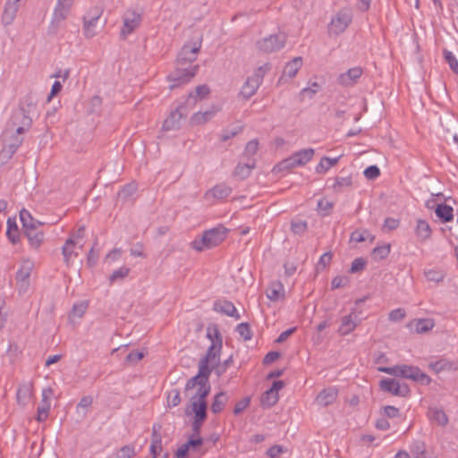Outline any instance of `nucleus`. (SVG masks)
I'll list each match as a JSON object with an SVG mask.
<instances>
[{
    "mask_svg": "<svg viewBox=\"0 0 458 458\" xmlns=\"http://www.w3.org/2000/svg\"><path fill=\"white\" fill-rule=\"evenodd\" d=\"M201 42L185 44L177 55L174 70L168 75L171 82L170 89H173L182 84L188 83L197 73L198 64H193L200 50Z\"/></svg>",
    "mask_w": 458,
    "mask_h": 458,
    "instance_id": "nucleus-1",
    "label": "nucleus"
},
{
    "mask_svg": "<svg viewBox=\"0 0 458 458\" xmlns=\"http://www.w3.org/2000/svg\"><path fill=\"white\" fill-rule=\"evenodd\" d=\"M207 337L211 341V344L208 348L206 354L199 360V364L213 371L220 361L223 346L222 335L216 324L208 326Z\"/></svg>",
    "mask_w": 458,
    "mask_h": 458,
    "instance_id": "nucleus-2",
    "label": "nucleus"
},
{
    "mask_svg": "<svg viewBox=\"0 0 458 458\" xmlns=\"http://www.w3.org/2000/svg\"><path fill=\"white\" fill-rule=\"evenodd\" d=\"M227 233L228 229L219 225L218 226L206 230L201 238L192 241L191 246L198 251L212 249L225 240Z\"/></svg>",
    "mask_w": 458,
    "mask_h": 458,
    "instance_id": "nucleus-3",
    "label": "nucleus"
},
{
    "mask_svg": "<svg viewBox=\"0 0 458 458\" xmlns=\"http://www.w3.org/2000/svg\"><path fill=\"white\" fill-rule=\"evenodd\" d=\"M22 134L16 132V130L11 131L10 127L5 125L2 133L3 148L0 152L3 158L9 159L16 152L23 141Z\"/></svg>",
    "mask_w": 458,
    "mask_h": 458,
    "instance_id": "nucleus-4",
    "label": "nucleus"
},
{
    "mask_svg": "<svg viewBox=\"0 0 458 458\" xmlns=\"http://www.w3.org/2000/svg\"><path fill=\"white\" fill-rule=\"evenodd\" d=\"M270 69L269 64H265L263 66H259L257 68L253 74L250 77H248L247 81L242 85L240 95L244 99H250L255 93L257 92L258 89L261 85L264 76L267 73V72Z\"/></svg>",
    "mask_w": 458,
    "mask_h": 458,
    "instance_id": "nucleus-5",
    "label": "nucleus"
},
{
    "mask_svg": "<svg viewBox=\"0 0 458 458\" xmlns=\"http://www.w3.org/2000/svg\"><path fill=\"white\" fill-rule=\"evenodd\" d=\"M314 149L312 148H303L295 153L286 159H284L277 165L279 171L290 170L296 166H301L310 162L314 156Z\"/></svg>",
    "mask_w": 458,
    "mask_h": 458,
    "instance_id": "nucleus-6",
    "label": "nucleus"
},
{
    "mask_svg": "<svg viewBox=\"0 0 458 458\" xmlns=\"http://www.w3.org/2000/svg\"><path fill=\"white\" fill-rule=\"evenodd\" d=\"M32 125V118L26 114L23 108H17L12 114L6 126L10 127L11 131L16 130L18 133H24L29 131Z\"/></svg>",
    "mask_w": 458,
    "mask_h": 458,
    "instance_id": "nucleus-7",
    "label": "nucleus"
},
{
    "mask_svg": "<svg viewBox=\"0 0 458 458\" xmlns=\"http://www.w3.org/2000/svg\"><path fill=\"white\" fill-rule=\"evenodd\" d=\"M396 377L411 379L423 386H428L431 378L426 373L422 372L418 367L409 365H397Z\"/></svg>",
    "mask_w": 458,
    "mask_h": 458,
    "instance_id": "nucleus-8",
    "label": "nucleus"
},
{
    "mask_svg": "<svg viewBox=\"0 0 458 458\" xmlns=\"http://www.w3.org/2000/svg\"><path fill=\"white\" fill-rule=\"evenodd\" d=\"M352 21V15L348 11H339L328 25L329 34L339 35L343 33Z\"/></svg>",
    "mask_w": 458,
    "mask_h": 458,
    "instance_id": "nucleus-9",
    "label": "nucleus"
},
{
    "mask_svg": "<svg viewBox=\"0 0 458 458\" xmlns=\"http://www.w3.org/2000/svg\"><path fill=\"white\" fill-rule=\"evenodd\" d=\"M73 4L57 0L54 9L50 30L55 33L61 23L68 17Z\"/></svg>",
    "mask_w": 458,
    "mask_h": 458,
    "instance_id": "nucleus-10",
    "label": "nucleus"
},
{
    "mask_svg": "<svg viewBox=\"0 0 458 458\" xmlns=\"http://www.w3.org/2000/svg\"><path fill=\"white\" fill-rule=\"evenodd\" d=\"M285 43V36L284 34H275L264 38L258 41L257 45L259 50L265 53H272L280 50Z\"/></svg>",
    "mask_w": 458,
    "mask_h": 458,
    "instance_id": "nucleus-11",
    "label": "nucleus"
},
{
    "mask_svg": "<svg viewBox=\"0 0 458 458\" xmlns=\"http://www.w3.org/2000/svg\"><path fill=\"white\" fill-rule=\"evenodd\" d=\"M380 389L393 395L405 397L410 394V388L406 384H400L394 378H384L379 383Z\"/></svg>",
    "mask_w": 458,
    "mask_h": 458,
    "instance_id": "nucleus-12",
    "label": "nucleus"
},
{
    "mask_svg": "<svg viewBox=\"0 0 458 458\" xmlns=\"http://www.w3.org/2000/svg\"><path fill=\"white\" fill-rule=\"evenodd\" d=\"M123 25L121 30V37L126 38L128 35L132 33L140 24L141 16L135 11L128 10L123 16Z\"/></svg>",
    "mask_w": 458,
    "mask_h": 458,
    "instance_id": "nucleus-13",
    "label": "nucleus"
},
{
    "mask_svg": "<svg viewBox=\"0 0 458 458\" xmlns=\"http://www.w3.org/2000/svg\"><path fill=\"white\" fill-rule=\"evenodd\" d=\"M187 115L186 107L181 105L175 110L172 111L169 116L163 123V130H178L181 127V121Z\"/></svg>",
    "mask_w": 458,
    "mask_h": 458,
    "instance_id": "nucleus-14",
    "label": "nucleus"
},
{
    "mask_svg": "<svg viewBox=\"0 0 458 458\" xmlns=\"http://www.w3.org/2000/svg\"><path fill=\"white\" fill-rule=\"evenodd\" d=\"M362 69L360 66L352 67L337 77V82L343 87H352L362 75Z\"/></svg>",
    "mask_w": 458,
    "mask_h": 458,
    "instance_id": "nucleus-15",
    "label": "nucleus"
},
{
    "mask_svg": "<svg viewBox=\"0 0 458 458\" xmlns=\"http://www.w3.org/2000/svg\"><path fill=\"white\" fill-rule=\"evenodd\" d=\"M212 371L210 369H206L199 364V371L197 375L188 379L185 385V391L193 389L195 386H200L201 384L206 385L209 383L208 379Z\"/></svg>",
    "mask_w": 458,
    "mask_h": 458,
    "instance_id": "nucleus-16",
    "label": "nucleus"
},
{
    "mask_svg": "<svg viewBox=\"0 0 458 458\" xmlns=\"http://www.w3.org/2000/svg\"><path fill=\"white\" fill-rule=\"evenodd\" d=\"M54 394V391L51 387L45 388L42 391V401L41 404L38 407V414L36 420L38 422L45 421L48 417V412L51 407L50 404V397Z\"/></svg>",
    "mask_w": 458,
    "mask_h": 458,
    "instance_id": "nucleus-17",
    "label": "nucleus"
},
{
    "mask_svg": "<svg viewBox=\"0 0 458 458\" xmlns=\"http://www.w3.org/2000/svg\"><path fill=\"white\" fill-rule=\"evenodd\" d=\"M21 0H6L2 14V22L4 26L11 25L20 8Z\"/></svg>",
    "mask_w": 458,
    "mask_h": 458,
    "instance_id": "nucleus-18",
    "label": "nucleus"
},
{
    "mask_svg": "<svg viewBox=\"0 0 458 458\" xmlns=\"http://www.w3.org/2000/svg\"><path fill=\"white\" fill-rule=\"evenodd\" d=\"M359 322L358 316L354 312L344 316L341 318L340 327L338 328L339 335H347L351 334L357 327Z\"/></svg>",
    "mask_w": 458,
    "mask_h": 458,
    "instance_id": "nucleus-19",
    "label": "nucleus"
},
{
    "mask_svg": "<svg viewBox=\"0 0 458 458\" xmlns=\"http://www.w3.org/2000/svg\"><path fill=\"white\" fill-rule=\"evenodd\" d=\"M101 16V12L98 9H95L91 16L87 15L83 18V31L84 35L88 38H93L97 31L95 30L96 24Z\"/></svg>",
    "mask_w": 458,
    "mask_h": 458,
    "instance_id": "nucleus-20",
    "label": "nucleus"
},
{
    "mask_svg": "<svg viewBox=\"0 0 458 458\" xmlns=\"http://www.w3.org/2000/svg\"><path fill=\"white\" fill-rule=\"evenodd\" d=\"M213 310L216 312L234 318L235 319L240 318V314L232 301L226 300L216 301L214 303Z\"/></svg>",
    "mask_w": 458,
    "mask_h": 458,
    "instance_id": "nucleus-21",
    "label": "nucleus"
},
{
    "mask_svg": "<svg viewBox=\"0 0 458 458\" xmlns=\"http://www.w3.org/2000/svg\"><path fill=\"white\" fill-rule=\"evenodd\" d=\"M338 390L335 387L323 389L317 396L316 403L323 407L332 404L337 398Z\"/></svg>",
    "mask_w": 458,
    "mask_h": 458,
    "instance_id": "nucleus-22",
    "label": "nucleus"
},
{
    "mask_svg": "<svg viewBox=\"0 0 458 458\" xmlns=\"http://www.w3.org/2000/svg\"><path fill=\"white\" fill-rule=\"evenodd\" d=\"M75 241L72 237L68 238L62 247V254L64 257V262L67 267H70L73 263V259L78 257V252L74 250Z\"/></svg>",
    "mask_w": 458,
    "mask_h": 458,
    "instance_id": "nucleus-23",
    "label": "nucleus"
},
{
    "mask_svg": "<svg viewBox=\"0 0 458 458\" xmlns=\"http://www.w3.org/2000/svg\"><path fill=\"white\" fill-rule=\"evenodd\" d=\"M23 233L27 237L30 245L34 249H38L44 242V233L38 227L32 228L30 226L29 230H24Z\"/></svg>",
    "mask_w": 458,
    "mask_h": 458,
    "instance_id": "nucleus-24",
    "label": "nucleus"
},
{
    "mask_svg": "<svg viewBox=\"0 0 458 458\" xmlns=\"http://www.w3.org/2000/svg\"><path fill=\"white\" fill-rule=\"evenodd\" d=\"M191 410L190 411V407H187L185 409V413L187 415L191 414V412L194 413V418H197V419H202V420H206L207 419V409H208V403H199L196 400H191Z\"/></svg>",
    "mask_w": 458,
    "mask_h": 458,
    "instance_id": "nucleus-25",
    "label": "nucleus"
},
{
    "mask_svg": "<svg viewBox=\"0 0 458 458\" xmlns=\"http://www.w3.org/2000/svg\"><path fill=\"white\" fill-rule=\"evenodd\" d=\"M266 294L269 300L277 301L284 296V285L279 281L272 282L267 288Z\"/></svg>",
    "mask_w": 458,
    "mask_h": 458,
    "instance_id": "nucleus-26",
    "label": "nucleus"
},
{
    "mask_svg": "<svg viewBox=\"0 0 458 458\" xmlns=\"http://www.w3.org/2000/svg\"><path fill=\"white\" fill-rule=\"evenodd\" d=\"M411 326L414 327V331L418 334H424L430 331L435 327V321L433 318H419L414 319L411 322Z\"/></svg>",
    "mask_w": 458,
    "mask_h": 458,
    "instance_id": "nucleus-27",
    "label": "nucleus"
},
{
    "mask_svg": "<svg viewBox=\"0 0 458 458\" xmlns=\"http://www.w3.org/2000/svg\"><path fill=\"white\" fill-rule=\"evenodd\" d=\"M208 94L209 88L207 85H199L194 91L189 93L186 104L194 105L197 101L203 99Z\"/></svg>",
    "mask_w": 458,
    "mask_h": 458,
    "instance_id": "nucleus-28",
    "label": "nucleus"
},
{
    "mask_svg": "<svg viewBox=\"0 0 458 458\" xmlns=\"http://www.w3.org/2000/svg\"><path fill=\"white\" fill-rule=\"evenodd\" d=\"M20 219L22 224V229L29 230V228L31 226L34 227H39L43 225V223L39 222L38 220H36L32 217L31 214L25 208H22L20 211Z\"/></svg>",
    "mask_w": 458,
    "mask_h": 458,
    "instance_id": "nucleus-29",
    "label": "nucleus"
},
{
    "mask_svg": "<svg viewBox=\"0 0 458 458\" xmlns=\"http://www.w3.org/2000/svg\"><path fill=\"white\" fill-rule=\"evenodd\" d=\"M454 209L451 206L446 204H438L436 207L435 213L437 216L443 222L447 223L453 220Z\"/></svg>",
    "mask_w": 458,
    "mask_h": 458,
    "instance_id": "nucleus-30",
    "label": "nucleus"
},
{
    "mask_svg": "<svg viewBox=\"0 0 458 458\" xmlns=\"http://www.w3.org/2000/svg\"><path fill=\"white\" fill-rule=\"evenodd\" d=\"M302 65L301 57H294L292 61L288 62L283 71V76H287L289 78H293L300 68Z\"/></svg>",
    "mask_w": 458,
    "mask_h": 458,
    "instance_id": "nucleus-31",
    "label": "nucleus"
},
{
    "mask_svg": "<svg viewBox=\"0 0 458 458\" xmlns=\"http://www.w3.org/2000/svg\"><path fill=\"white\" fill-rule=\"evenodd\" d=\"M255 168V161L251 163L238 164L233 171V176L244 180L250 175L252 169Z\"/></svg>",
    "mask_w": 458,
    "mask_h": 458,
    "instance_id": "nucleus-32",
    "label": "nucleus"
},
{
    "mask_svg": "<svg viewBox=\"0 0 458 458\" xmlns=\"http://www.w3.org/2000/svg\"><path fill=\"white\" fill-rule=\"evenodd\" d=\"M416 235L422 242L430 238L431 228L427 221L422 219L417 221Z\"/></svg>",
    "mask_w": 458,
    "mask_h": 458,
    "instance_id": "nucleus-33",
    "label": "nucleus"
},
{
    "mask_svg": "<svg viewBox=\"0 0 458 458\" xmlns=\"http://www.w3.org/2000/svg\"><path fill=\"white\" fill-rule=\"evenodd\" d=\"M228 401V397L225 392H219L214 397L213 403L211 404V411L215 414L221 412L226 403Z\"/></svg>",
    "mask_w": 458,
    "mask_h": 458,
    "instance_id": "nucleus-34",
    "label": "nucleus"
},
{
    "mask_svg": "<svg viewBox=\"0 0 458 458\" xmlns=\"http://www.w3.org/2000/svg\"><path fill=\"white\" fill-rule=\"evenodd\" d=\"M6 235L13 244H16L19 242V229L14 219L8 218Z\"/></svg>",
    "mask_w": 458,
    "mask_h": 458,
    "instance_id": "nucleus-35",
    "label": "nucleus"
},
{
    "mask_svg": "<svg viewBox=\"0 0 458 458\" xmlns=\"http://www.w3.org/2000/svg\"><path fill=\"white\" fill-rule=\"evenodd\" d=\"M279 399V394L273 390L267 389L260 398L261 406L270 408L275 405Z\"/></svg>",
    "mask_w": 458,
    "mask_h": 458,
    "instance_id": "nucleus-36",
    "label": "nucleus"
},
{
    "mask_svg": "<svg viewBox=\"0 0 458 458\" xmlns=\"http://www.w3.org/2000/svg\"><path fill=\"white\" fill-rule=\"evenodd\" d=\"M340 157L330 158L327 157H324L320 159V162L317 165L315 170L317 174H325L327 172L332 166L336 165L339 161Z\"/></svg>",
    "mask_w": 458,
    "mask_h": 458,
    "instance_id": "nucleus-37",
    "label": "nucleus"
},
{
    "mask_svg": "<svg viewBox=\"0 0 458 458\" xmlns=\"http://www.w3.org/2000/svg\"><path fill=\"white\" fill-rule=\"evenodd\" d=\"M212 196L217 199H223L227 198L231 192L232 188L225 183L217 184L212 188L209 191Z\"/></svg>",
    "mask_w": 458,
    "mask_h": 458,
    "instance_id": "nucleus-38",
    "label": "nucleus"
},
{
    "mask_svg": "<svg viewBox=\"0 0 458 458\" xmlns=\"http://www.w3.org/2000/svg\"><path fill=\"white\" fill-rule=\"evenodd\" d=\"M424 276L428 282L439 284L445 277V272L441 269H428L424 271Z\"/></svg>",
    "mask_w": 458,
    "mask_h": 458,
    "instance_id": "nucleus-39",
    "label": "nucleus"
},
{
    "mask_svg": "<svg viewBox=\"0 0 458 458\" xmlns=\"http://www.w3.org/2000/svg\"><path fill=\"white\" fill-rule=\"evenodd\" d=\"M429 367L436 371L437 373H439L444 370H451V369H456V366L454 362L448 360H439L434 363H431Z\"/></svg>",
    "mask_w": 458,
    "mask_h": 458,
    "instance_id": "nucleus-40",
    "label": "nucleus"
},
{
    "mask_svg": "<svg viewBox=\"0 0 458 458\" xmlns=\"http://www.w3.org/2000/svg\"><path fill=\"white\" fill-rule=\"evenodd\" d=\"M410 452L414 458H428L425 444L422 441H414L411 445Z\"/></svg>",
    "mask_w": 458,
    "mask_h": 458,
    "instance_id": "nucleus-41",
    "label": "nucleus"
},
{
    "mask_svg": "<svg viewBox=\"0 0 458 458\" xmlns=\"http://www.w3.org/2000/svg\"><path fill=\"white\" fill-rule=\"evenodd\" d=\"M17 401L19 403L25 405L31 396V390L30 385H22L17 390Z\"/></svg>",
    "mask_w": 458,
    "mask_h": 458,
    "instance_id": "nucleus-42",
    "label": "nucleus"
},
{
    "mask_svg": "<svg viewBox=\"0 0 458 458\" xmlns=\"http://www.w3.org/2000/svg\"><path fill=\"white\" fill-rule=\"evenodd\" d=\"M211 390V386L209 383L203 385L201 384L200 386H198V390L196 394L191 397V400H196L199 403H207L206 398L209 394Z\"/></svg>",
    "mask_w": 458,
    "mask_h": 458,
    "instance_id": "nucleus-43",
    "label": "nucleus"
},
{
    "mask_svg": "<svg viewBox=\"0 0 458 458\" xmlns=\"http://www.w3.org/2000/svg\"><path fill=\"white\" fill-rule=\"evenodd\" d=\"M129 273H130V268L127 267H124V266L114 270L109 276V278H108L110 284H113L118 281H123L124 278H126L128 276Z\"/></svg>",
    "mask_w": 458,
    "mask_h": 458,
    "instance_id": "nucleus-44",
    "label": "nucleus"
},
{
    "mask_svg": "<svg viewBox=\"0 0 458 458\" xmlns=\"http://www.w3.org/2000/svg\"><path fill=\"white\" fill-rule=\"evenodd\" d=\"M215 115L213 111H205L195 113L191 117V122L194 124H203L211 120Z\"/></svg>",
    "mask_w": 458,
    "mask_h": 458,
    "instance_id": "nucleus-45",
    "label": "nucleus"
},
{
    "mask_svg": "<svg viewBox=\"0 0 458 458\" xmlns=\"http://www.w3.org/2000/svg\"><path fill=\"white\" fill-rule=\"evenodd\" d=\"M430 419L436 421L440 426H445L448 422V418L444 411L439 409H433L429 411Z\"/></svg>",
    "mask_w": 458,
    "mask_h": 458,
    "instance_id": "nucleus-46",
    "label": "nucleus"
},
{
    "mask_svg": "<svg viewBox=\"0 0 458 458\" xmlns=\"http://www.w3.org/2000/svg\"><path fill=\"white\" fill-rule=\"evenodd\" d=\"M390 249H391L390 244H384L381 246H377V247L374 248L372 250V253H371L372 258L375 260L384 259L389 255Z\"/></svg>",
    "mask_w": 458,
    "mask_h": 458,
    "instance_id": "nucleus-47",
    "label": "nucleus"
},
{
    "mask_svg": "<svg viewBox=\"0 0 458 458\" xmlns=\"http://www.w3.org/2000/svg\"><path fill=\"white\" fill-rule=\"evenodd\" d=\"M352 185V176L335 177V183L333 185V189L335 191L339 192L344 188H349Z\"/></svg>",
    "mask_w": 458,
    "mask_h": 458,
    "instance_id": "nucleus-48",
    "label": "nucleus"
},
{
    "mask_svg": "<svg viewBox=\"0 0 458 458\" xmlns=\"http://www.w3.org/2000/svg\"><path fill=\"white\" fill-rule=\"evenodd\" d=\"M161 425L154 424L152 427V435H151V445L159 448V451H162V437L160 434Z\"/></svg>",
    "mask_w": 458,
    "mask_h": 458,
    "instance_id": "nucleus-49",
    "label": "nucleus"
},
{
    "mask_svg": "<svg viewBox=\"0 0 458 458\" xmlns=\"http://www.w3.org/2000/svg\"><path fill=\"white\" fill-rule=\"evenodd\" d=\"M235 330L244 341H249L252 338V331L249 323L239 324Z\"/></svg>",
    "mask_w": 458,
    "mask_h": 458,
    "instance_id": "nucleus-50",
    "label": "nucleus"
},
{
    "mask_svg": "<svg viewBox=\"0 0 458 458\" xmlns=\"http://www.w3.org/2000/svg\"><path fill=\"white\" fill-rule=\"evenodd\" d=\"M167 406L169 408L176 407L181 403V394L178 389H172L167 393Z\"/></svg>",
    "mask_w": 458,
    "mask_h": 458,
    "instance_id": "nucleus-51",
    "label": "nucleus"
},
{
    "mask_svg": "<svg viewBox=\"0 0 458 458\" xmlns=\"http://www.w3.org/2000/svg\"><path fill=\"white\" fill-rule=\"evenodd\" d=\"M369 237H370V241H374V236H371L369 231L367 230H355L351 234V241L356 242H365Z\"/></svg>",
    "mask_w": 458,
    "mask_h": 458,
    "instance_id": "nucleus-52",
    "label": "nucleus"
},
{
    "mask_svg": "<svg viewBox=\"0 0 458 458\" xmlns=\"http://www.w3.org/2000/svg\"><path fill=\"white\" fill-rule=\"evenodd\" d=\"M334 207L333 202L329 201L327 199H321L318 202V213L323 216H328Z\"/></svg>",
    "mask_w": 458,
    "mask_h": 458,
    "instance_id": "nucleus-53",
    "label": "nucleus"
},
{
    "mask_svg": "<svg viewBox=\"0 0 458 458\" xmlns=\"http://www.w3.org/2000/svg\"><path fill=\"white\" fill-rule=\"evenodd\" d=\"M88 306L89 303L85 301L75 303L72 307L71 316L77 317L79 318H82L88 309Z\"/></svg>",
    "mask_w": 458,
    "mask_h": 458,
    "instance_id": "nucleus-54",
    "label": "nucleus"
},
{
    "mask_svg": "<svg viewBox=\"0 0 458 458\" xmlns=\"http://www.w3.org/2000/svg\"><path fill=\"white\" fill-rule=\"evenodd\" d=\"M31 267L29 264L23 265L16 273V281H30Z\"/></svg>",
    "mask_w": 458,
    "mask_h": 458,
    "instance_id": "nucleus-55",
    "label": "nucleus"
},
{
    "mask_svg": "<svg viewBox=\"0 0 458 458\" xmlns=\"http://www.w3.org/2000/svg\"><path fill=\"white\" fill-rule=\"evenodd\" d=\"M444 56L445 61L448 63L450 69L456 74H458V61L452 52L445 49Z\"/></svg>",
    "mask_w": 458,
    "mask_h": 458,
    "instance_id": "nucleus-56",
    "label": "nucleus"
},
{
    "mask_svg": "<svg viewBox=\"0 0 458 458\" xmlns=\"http://www.w3.org/2000/svg\"><path fill=\"white\" fill-rule=\"evenodd\" d=\"M242 129H243L242 126H237L233 129L224 130L220 135V140L225 142V141L230 140L231 138H233V137L236 136L238 133H240L242 131Z\"/></svg>",
    "mask_w": 458,
    "mask_h": 458,
    "instance_id": "nucleus-57",
    "label": "nucleus"
},
{
    "mask_svg": "<svg viewBox=\"0 0 458 458\" xmlns=\"http://www.w3.org/2000/svg\"><path fill=\"white\" fill-rule=\"evenodd\" d=\"M306 221H293L291 223V230L295 234H303L307 231Z\"/></svg>",
    "mask_w": 458,
    "mask_h": 458,
    "instance_id": "nucleus-58",
    "label": "nucleus"
},
{
    "mask_svg": "<svg viewBox=\"0 0 458 458\" xmlns=\"http://www.w3.org/2000/svg\"><path fill=\"white\" fill-rule=\"evenodd\" d=\"M18 108H23L26 114L30 115V113L35 109V103L32 98L30 96L25 97L24 99L20 103Z\"/></svg>",
    "mask_w": 458,
    "mask_h": 458,
    "instance_id": "nucleus-59",
    "label": "nucleus"
},
{
    "mask_svg": "<svg viewBox=\"0 0 458 458\" xmlns=\"http://www.w3.org/2000/svg\"><path fill=\"white\" fill-rule=\"evenodd\" d=\"M363 174L368 180H375L380 175V170L377 165H372L364 170Z\"/></svg>",
    "mask_w": 458,
    "mask_h": 458,
    "instance_id": "nucleus-60",
    "label": "nucleus"
},
{
    "mask_svg": "<svg viewBox=\"0 0 458 458\" xmlns=\"http://www.w3.org/2000/svg\"><path fill=\"white\" fill-rule=\"evenodd\" d=\"M259 149V142L257 140H252L249 141L244 149V156L246 157H252L254 156Z\"/></svg>",
    "mask_w": 458,
    "mask_h": 458,
    "instance_id": "nucleus-61",
    "label": "nucleus"
},
{
    "mask_svg": "<svg viewBox=\"0 0 458 458\" xmlns=\"http://www.w3.org/2000/svg\"><path fill=\"white\" fill-rule=\"evenodd\" d=\"M250 397L247 396V397L242 398V400L237 402L236 404L234 405L233 413L235 415L240 414L250 405Z\"/></svg>",
    "mask_w": 458,
    "mask_h": 458,
    "instance_id": "nucleus-62",
    "label": "nucleus"
},
{
    "mask_svg": "<svg viewBox=\"0 0 458 458\" xmlns=\"http://www.w3.org/2000/svg\"><path fill=\"white\" fill-rule=\"evenodd\" d=\"M366 267V260L362 258H356L351 266L350 272L357 273L362 271Z\"/></svg>",
    "mask_w": 458,
    "mask_h": 458,
    "instance_id": "nucleus-63",
    "label": "nucleus"
},
{
    "mask_svg": "<svg viewBox=\"0 0 458 458\" xmlns=\"http://www.w3.org/2000/svg\"><path fill=\"white\" fill-rule=\"evenodd\" d=\"M406 313L403 309H395L390 311L388 318L391 321L396 322L404 318Z\"/></svg>",
    "mask_w": 458,
    "mask_h": 458,
    "instance_id": "nucleus-64",
    "label": "nucleus"
}]
</instances>
